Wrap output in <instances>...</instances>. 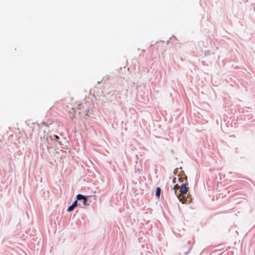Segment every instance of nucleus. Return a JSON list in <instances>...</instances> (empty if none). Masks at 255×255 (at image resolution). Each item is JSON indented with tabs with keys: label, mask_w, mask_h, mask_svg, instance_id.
<instances>
[{
	"label": "nucleus",
	"mask_w": 255,
	"mask_h": 255,
	"mask_svg": "<svg viewBox=\"0 0 255 255\" xmlns=\"http://www.w3.org/2000/svg\"><path fill=\"white\" fill-rule=\"evenodd\" d=\"M74 208L76 207L77 206V201H75L72 204Z\"/></svg>",
	"instance_id": "nucleus-9"
},
{
	"label": "nucleus",
	"mask_w": 255,
	"mask_h": 255,
	"mask_svg": "<svg viewBox=\"0 0 255 255\" xmlns=\"http://www.w3.org/2000/svg\"><path fill=\"white\" fill-rule=\"evenodd\" d=\"M51 139L52 140H58L59 138L58 136L56 135H53V136H51Z\"/></svg>",
	"instance_id": "nucleus-5"
},
{
	"label": "nucleus",
	"mask_w": 255,
	"mask_h": 255,
	"mask_svg": "<svg viewBox=\"0 0 255 255\" xmlns=\"http://www.w3.org/2000/svg\"><path fill=\"white\" fill-rule=\"evenodd\" d=\"M161 189L159 187H157L156 189V196L158 197H159L160 194Z\"/></svg>",
	"instance_id": "nucleus-3"
},
{
	"label": "nucleus",
	"mask_w": 255,
	"mask_h": 255,
	"mask_svg": "<svg viewBox=\"0 0 255 255\" xmlns=\"http://www.w3.org/2000/svg\"><path fill=\"white\" fill-rule=\"evenodd\" d=\"M68 114L70 117V118L73 120L75 118V111L73 108L71 109V110L68 111Z\"/></svg>",
	"instance_id": "nucleus-2"
},
{
	"label": "nucleus",
	"mask_w": 255,
	"mask_h": 255,
	"mask_svg": "<svg viewBox=\"0 0 255 255\" xmlns=\"http://www.w3.org/2000/svg\"><path fill=\"white\" fill-rule=\"evenodd\" d=\"M87 198L86 197H85V198L83 199V204L84 205V206H86L88 204H87Z\"/></svg>",
	"instance_id": "nucleus-8"
},
{
	"label": "nucleus",
	"mask_w": 255,
	"mask_h": 255,
	"mask_svg": "<svg viewBox=\"0 0 255 255\" xmlns=\"http://www.w3.org/2000/svg\"><path fill=\"white\" fill-rule=\"evenodd\" d=\"M74 207L72 205H71L70 206H69L68 207V208L67 209V211L69 212H71L72 211H73L74 210Z\"/></svg>",
	"instance_id": "nucleus-6"
},
{
	"label": "nucleus",
	"mask_w": 255,
	"mask_h": 255,
	"mask_svg": "<svg viewBox=\"0 0 255 255\" xmlns=\"http://www.w3.org/2000/svg\"><path fill=\"white\" fill-rule=\"evenodd\" d=\"M180 190L178 192L175 191V194L177 195V197L179 200L183 204H189L191 202V198L190 197L189 194H187L189 191V187L187 186L186 184H182L180 186Z\"/></svg>",
	"instance_id": "nucleus-1"
},
{
	"label": "nucleus",
	"mask_w": 255,
	"mask_h": 255,
	"mask_svg": "<svg viewBox=\"0 0 255 255\" xmlns=\"http://www.w3.org/2000/svg\"><path fill=\"white\" fill-rule=\"evenodd\" d=\"M85 196L81 195V194H78L77 195V199L78 200H83L84 198H85Z\"/></svg>",
	"instance_id": "nucleus-4"
},
{
	"label": "nucleus",
	"mask_w": 255,
	"mask_h": 255,
	"mask_svg": "<svg viewBox=\"0 0 255 255\" xmlns=\"http://www.w3.org/2000/svg\"><path fill=\"white\" fill-rule=\"evenodd\" d=\"M179 188H180V187L178 186V185L176 184L174 186L173 189L174 190V192H175V191H177V189H180Z\"/></svg>",
	"instance_id": "nucleus-7"
}]
</instances>
